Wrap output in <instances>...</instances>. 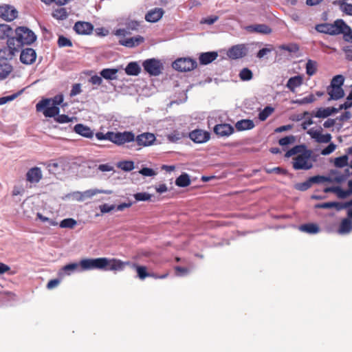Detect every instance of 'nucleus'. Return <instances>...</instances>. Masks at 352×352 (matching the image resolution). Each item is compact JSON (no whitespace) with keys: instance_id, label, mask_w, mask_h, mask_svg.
Returning <instances> with one entry per match:
<instances>
[{"instance_id":"47","label":"nucleus","mask_w":352,"mask_h":352,"mask_svg":"<svg viewBox=\"0 0 352 352\" xmlns=\"http://www.w3.org/2000/svg\"><path fill=\"white\" fill-rule=\"evenodd\" d=\"M274 111V109L271 107H266L258 114V118L261 121L265 120Z\"/></svg>"},{"instance_id":"15","label":"nucleus","mask_w":352,"mask_h":352,"mask_svg":"<svg viewBox=\"0 0 352 352\" xmlns=\"http://www.w3.org/2000/svg\"><path fill=\"white\" fill-rule=\"evenodd\" d=\"M13 46L10 45V39L8 38L7 41V47L1 49L0 50V58L6 60L12 59L13 56L15 55L16 52H18L21 49L16 46L15 45Z\"/></svg>"},{"instance_id":"55","label":"nucleus","mask_w":352,"mask_h":352,"mask_svg":"<svg viewBox=\"0 0 352 352\" xmlns=\"http://www.w3.org/2000/svg\"><path fill=\"white\" fill-rule=\"evenodd\" d=\"M295 142V137L294 135H289L280 138L278 141V143L280 146H287L288 144H292Z\"/></svg>"},{"instance_id":"21","label":"nucleus","mask_w":352,"mask_h":352,"mask_svg":"<svg viewBox=\"0 0 352 352\" xmlns=\"http://www.w3.org/2000/svg\"><path fill=\"white\" fill-rule=\"evenodd\" d=\"M42 178V171L38 167L30 168L26 173V179L30 183H37Z\"/></svg>"},{"instance_id":"62","label":"nucleus","mask_w":352,"mask_h":352,"mask_svg":"<svg viewBox=\"0 0 352 352\" xmlns=\"http://www.w3.org/2000/svg\"><path fill=\"white\" fill-rule=\"evenodd\" d=\"M81 91H82V90H81L80 84H79V83L74 84L72 86V89L70 91V96L71 97L75 96L80 94Z\"/></svg>"},{"instance_id":"2","label":"nucleus","mask_w":352,"mask_h":352,"mask_svg":"<svg viewBox=\"0 0 352 352\" xmlns=\"http://www.w3.org/2000/svg\"><path fill=\"white\" fill-rule=\"evenodd\" d=\"M10 45H14L21 49L25 45H31L36 39V36L30 29L25 26H20L15 29V35L8 38ZM14 48V47H13Z\"/></svg>"},{"instance_id":"18","label":"nucleus","mask_w":352,"mask_h":352,"mask_svg":"<svg viewBox=\"0 0 352 352\" xmlns=\"http://www.w3.org/2000/svg\"><path fill=\"white\" fill-rule=\"evenodd\" d=\"M126 266H130L131 268L135 269L138 274V277L144 280L147 277H153L156 278L157 275L153 273H148L146 266L139 265L137 263H133L130 262V265H126Z\"/></svg>"},{"instance_id":"58","label":"nucleus","mask_w":352,"mask_h":352,"mask_svg":"<svg viewBox=\"0 0 352 352\" xmlns=\"http://www.w3.org/2000/svg\"><path fill=\"white\" fill-rule=\"evenodd\" d=\"M96 137L99 140H107L111 142V131H108L105 134L102 132H98L96 133Z\"/></svg>"},{"instance_id":"40","label":"nucleus","mask_w":352,"mask_h":352,"mask_svg":"<svg viewBox=\"0 0 352 352\" xmlns=\"http://www.w3.org/2000/svg\"><path fill=\"white\" fill-rule=\"evenodd\" d=\"M52 16L56 19L64 20L68 16V13L66 8H59L53 11Z\"/></svg>"},{"instance_id":"5","label":"nucleus","mask_w":352,"mask_h":352,"mask_svg":"<svg viewBox=\"0 0 352 352\" xmlns=\"http://www.w3.org/2000/svg\"><path fill=\"white\" fill-rule=\"evenodd\" d=\"M197 66V61L190 58H179L173 63V67L179 72H189Z\"/></svg>"},{"instance_id":"42","label":"nucleus","mask_w":352,"mask_h":352,"mask_svg":"<svg viewBox=\"0 0 352 352\" xmlns=\"http://www.w3.org/2000/svg\"><path fill=\"white\" fill-rule=\"evenodd\" d=\"M317 63L312 60H308L306 64V73L308 76H311L316 73Z\"/></svg>"},{"instance_id":"4","label":"nucleus","mask_w":352,"mask_h":352,"mask_svg":"<svg viewBox=\"0 0 352 352\" xmlns=\"http://www.w3.org/2000/svg\"><path fill=\"white\" fill-rule=\"evenodd\" d=\"M342 19H337L333 23H320L316 25L315 29L317 32L329 35L340 34V25H342Z\"/></svg>"},{"instance_id":"10","label":"nucleus","mask_w":352,"mask_h":352,"mask_svg":"<svg viewBox=\"0 0 352 352\" xmlns=\"http://www.w3.org/2000/svg\"><path fill=\"white\" fill-rule=\"evenodd\" d=\"M339 111V109L335 108V107H327V108H318L316 111H312L311 113L308 111H305L303 113V117L306 116L307 115L310 114L311 117H316L319 118H325L329 117L333 113H338Z\"/></svg>"},{"instance_id":"56","label":"nucleus","mask_w":352,"mask_h":352,"mask_svg":"<svg viewBox=\"0 0 352 352\" xmlns=\"http://www.w3.org/2000/svg\"><path fill=\"white\" fill-rule=\"evenodd\" d=\"M311 184L308 179L304 182L298 183L296 185V188L300 191H305L311 187Z\"/></svg>"},{"instance_id":"59","label":"nucleus","mask_w":352,"mask_h":352,"mask_svg":"<svg viewBox=\"0 0 352 352\" xmlns=\"http://www.w3.org/2000/svg\"><path fill=\"white\" fill-rule=\"evenodd\" d=\"M336 144L330 143L326 148L322 150L321 154L323 155H327L333 153L336 149Z\"/></svg>"},{"instance_id":"3","label":"nucleus","mask_w":352,"mask_h":352,"mask_svg":"<svg viewBox=\"0 0 352 352\" xmlns=\"http://www.w3.org/2000/svg\"><path fill=\"white\" fill-rule=\"evenodd\" d=\"M312 151L305 150L300 155L293 157L292 166L294 170H309L313 167Z\"/></svg>"},{"instance_id":"53","label":"nucleus","mask_w":352,"mask_h":352,"mask_svg":"<svg viewBox=\"0 0 352 352\" xmlns=\"http://www.w3.org/2000/svg\"><path fill=\"white\" fill-rule=\"evenodd\" d=\"M133 196L137 201H149L152 197L151 194H148L147 192H138L135 194Z\"/></svg>"},{"instance_id":"49","label":"nucleus","mask_w":352,"mask_h":352,"mask_svg":"<svg viewBox=\"0 0 352 352\" xmlns=\"http://www.w3.org/2000/svg\"><path fill=\"white\" fill-rule=\"evenodd\" d=\"M118 166L124 171H131L134 168V163L132 161H122L119 162Z\"/></svg>"},{"instance_id":"6","label":"nucleus","mask_w":352,"mask_h":352,"mask_svg":"<svg viewBox=\"0 0 352 352\" xmlns=\"http://www.w3.org/2000/svg\"><path fill=\"white\" fill-rule=\"evenodd\" d=\"M135 141V135L131 131L114 133L111 131V142L117 145Z\"/></svg>"},{"instance_id":"17","label":"nucleus","mask_w":352,"mask_h":352,"mask_svg":"<svg viewBox=\"0 0 352 352\" xmlns=\"http://www.w3.org/2000/svg\"><path fill=\"white\" fill-rule=\"evenodd\" d=\"M234 131V127L229 124H219L214 127V132L221 137H227L232 135Z\"/></svg>"},{"instance_id":"25","label":"nucleus","mask_w":352,"mask_h":352,"mask_svg":"<svg viewBox=\"0 0 352 352\" xmlns=\"http://www.w3.org/2000/svg\"><path fill=\"white\" fill-rule=\"evenodd\" d=\"M254 126L253 120L250 119H243L237 121L235 124V128L238 131L250 130L253 129Z\"/></svg>"},{"instance_id":"8","label":"nucleus","mask_w":352,"mask_h":352,"mask_svg":"<svg viewBox=\"0 0 352 352\" xmlns=\"http://www.w3.org/2000/svg\"><path fill=\"white\" fill-rule=\"evenodd\" d=\"M19 12L12 6L4 4L0 6V17L7 21H12L17 18Z\"/></svg>"},{"instance_id":"48","label":"nucleus","mask_w":352,"mask_h":352,"mask_svg":"<svg viewBox=\"0 0 352 352\" xmlns=\"http://www.w3.org/2000/svg\"><path fill=\"white\" fill-rule=\"evenodd\" d=\"M348 156L343 155L341 157H336L334 161V164L336 167L342 168L348 164Z\"/></svg>"},{"instance_id":"28","label":"nucleus","mask_w":352,"mask_h":352,"mask_svg":"<svg viewBox=\"0 0 352 352\" xmlns=\"http://www.w3.org/2000/svg\"><path fill=\"white\" fill-rule=\"evenodd\" d=\"M248 29L251 32L264 34H269L272 32V29L265 24H256L250 25L248 27Z\"/></svg>"},{"instance_id":"50","label":"nucleus","mask_w":352,"mask_h":352,"mask_svg":"<svg viewBox=\"0 0 352 352\" xmlns=\"http://www.w3.org/2000/svg\"><path fill=\"white\" fill-rule=\"evenodd\" d=\"M239 77L242 80H250L252 78L253 74L248 68H243L239 73Z\"/></svg>"},{"instance_id":"16","label":"nucleus","mask_w":352,"mask_h":352,"mask_svg":"<svg viewBox=\"0 0 352 352\" xmlns=\"http://www.w3.org/2000/svg\"><path fill=\"white\" fill-rule=\"evenodd\" d=\"M36 58V52L32 48H25L21 51L20 55L21 61L26 65L33 63Z\"/></svg>"},{"instance_id":"20","label":"nucleus","mask_w":352,"mask_h":352,"mask_svg":"<svg viewBox=\"0 0 352 352\" xmlns=\"http://www.w3.org/2000/svg\"><path fill=\"white\" fill-rule=\"evenodd\" d=\"M74 131L86 138H92L94 135L90 127L82 124H76L74 127Z\"/></svg>"},{"instance_id":"54","label":"nucleus","mask_w":352,"mask_h":352,"mask_svg":"<svg viewBox=\"0 0 352 352\" xmlns=\"http://www.w3.org/2000/svg\"><path fill=\"white\" fill-rule=\"evenodd\" d=\"M344 78L342 75H337L333 78L330 86L342 87L344 84Z\"/></svg>"},{"instance_id":"52","label":"nucleus","mask_w":352,"mask_h":352,"mask_svg":"<svg viewBox=\"0 0 352 352\" xmlns=\"http://www.w3.org/2000/svg\"><path fill=\"white\" fill-rule=\"evenodd\" d=\"M12 67L10 65H0V77L5 78L11 72Z\"/></svg>"},{"instance_id":"26","label":"nucleus","mask_w":352,"mask_h":352,"mask_svg":"<svg viewBox=\"0 0 352 352\" xmlns=\"http://www.w3.org/2000/svg\"><path fill=\"white\" fill-rule=\"evenodd\" d=\"M327 93L330 96L329 100H338L344 96V90L342 87L329 86Z\"/></svg>"},{"instance_id":"63","label":"nucleus","mask_w":352,"mask_h":352,"mask_svg":"<svg viewBox=\"0 0 352 352\" xmlns=\"http://www.w3.org/2000/svg\"><path fill=\"white\" fill-rule=\"evenodd\" d=\"M280 48L289 52H296L299 50V47L296 44H292L289 45H282Z\"/></svg>"},{"instance_id":"43","label":"nucleus","mask_w":352,"mask_h":352,"mask_svg":"<svg viewBox=\"0 0 352 352\" xmlns=\"http://www.w3.org/2000/svg\"><path fill=\"white\" fill-rule=\"evenodd\" d=\"M316 100V98L315 96L312 94L308 95L307 96H305L302 98L297 99L295 101H294V103L298 104L299 105H302L305 104H309L312 103L314 101Z\"/></svg>"},{"instance_id":"22","label":"nucleus","mask_w":352,"mask_h":352,"mask_svg":"<svg viewBox=\"0 0 352 352\" xmlns=\"http://www.w3.org/2000/svg\"><path fill=\"white\" fill-rule=\"evenodd\" d=\"M64 165L60 160H53L48 162L47 168L48 171L54 175L60 173L64 169Z\"/></svg>"},{"instance_id":"33","label":"nucleus","mask_w":352,"mask_h":352,"mask_svg":"<svg viewBox=\"0 0 352 352\" xmlns=\"http://www.w3.org/2000/svg\"><path fill=\"white\" fill-rule=\"evenodd\" d=\"M141 71L140 65L136 62L129 63L125 68V72L129 76H138Z\"/></svg>"},{"instance_id":"27","label":"nucleus","mask_w":352,"mask_h":352,"mask_svg":"<svg viewBox=\"0 0 352 352\" xmlns=\"http://www.w3.org/2000/svg\"><path fill=\"white\" fill-rule=\"evenodd\" d=\"M51 104V99L45 98V117L55 118L59 113L60 109L58 106Z\"/></svg>"},{"instance_id":"45","label":"nucleus","mask_w":352,"mask_h":352,"mask_svg":"<svg viewBox=\"0 0 352 352\" xmlns=\"http://www.w3.org/2000/svg\"><path fill=\"white\" fill-rule=\"evenodd\" d=\"M74 120H76L77 118L76 117H69L65 114L59 115V113L54 118V120L60 124L68 123Z\"/></svg>"},{"instance_id":"24","label":"nucleus","mask_w":352,"mask_h":352,"mask_svg":"<svg viewBox=\"0 0 352 352\" xmlns=\"http://www.w3.org/2000/svg\"><path fill=\"white\" fill-rule=\"evenodd\" d=\"M218 56L217 52H208L201 53L199 60L201 65H208L214 61Z\"/></svg>"},{"instance_id":"13","label":"nucleus","mask_w":352,"mask_h":352,"mask_svg":"<svg viewBox=\"0 0 352 352\" xmlns=\"http://www.w3.org/2000/svg\"><path fill=\"white\" fill-rule=\"evenodd\" d=\"M93 30V25L85 21H77L74 26V30L78 34L88 35L92 33Z\"/></svg>"},{"instance_id":"35","label":"nucleus","mask_w":352,"mask_h":352,"mask_svg":"<svg viewBox=\"0 0 352 352\" xmlns=\"http://www.w3.org/2000/svg\"><path fill=\"white\" fill-rule=\"evenodd\" d=\"M299 230L309 234H316L319 232L320 228L315 223H305L300 226Z\"/></svg>"},{"instance_id":"36","label":"nucleus","mask_w":352,"mask_h":352,"mask_svg":"<svg viewBox=\"0 0 352 352\" xmlns=\"http://www.w3.org/2000/svg\"><path fill=\"white\" fill-rule=\"evenodd\" d=\"M118 69H103L100 72V75L102 78L107 80H115L117 78Z\"/></svg>"},{"instance_id":"34","label":"nucleus","mask_w":352,"mask_h":352,"mask_svg":"<svg viewBox=\"0 0 352 352\" xmlns=\"http://www.w3.org/2000/svg\"><path fill=\"white\" fill-rule=\"evenodd\" d=\"M352 230V221L348 218L342 219L338 228L340 234L349 233Z\"/></svg>"},{"instance_id":"1","label":"nucleus","mask_w":352,"mask_h":352,"mask_svg":"<svg viewBox=\"0 0 352 352\" xmlns=\"http://www.w3.org/2000/svg\"><path fill=\"white\" fill-rule=\"evenodd\" d=\"M130 261H122L116 258L106 257L96 258H85L80 261L81 270H103L110 271H122Z\"/></svg>"},{"instance_id":"30","label":"nucleus","mask_w":352,"mask_h":352,"mask_svg":"<svg viewBox=\"0 0 352 352\" xmlns=\"http://www.w3.org/2000/svg\"><path fill=\"white\" fill-rule=\"evenodd\" d=\"M348 0H336L334 5L340 6V10L347 15L352 16V4L347 3Z\"/></svg>"},{"instance_id":"64","label":"nucleus","mask_w":352,"mask_h":352,"mask_svg":"<svg viewBox=\"0 0 352 352\" xmlns=\"http://www.w3.org/2000/svg\"><path fill=\"white\" fill-rule=\"evenodd\" d=\"M139 173L144 176H153L156 173L154 170L150 168H142Z\"/></svg>"},{"instance_id":"60","label":"nucleus","mask_w":352,"mask_h":352,"mask_svg":"<svg viewBox=\"0 0 352 352\" xmlns=\"http://www.w3.org/2000/svg\"><path fill=\"white\" fill-rule=\"evenodd\" d=\"M20 94H21V92H18V93L14 94L11 96L0 98V105L6 104L8 101L13 100L18 96H19Z\"/></svg>"},{"instance_id":"41","label":"nucleus","mask_w":352,"mask_h":352,"mask_svg":"<svg viewBox=\"0 0 352 352\" xmlns=\"http://www.w3.org/2000/svg\"><path fill=\"white\" fill-rule=\"evenodd\" d=\"M12 32V28L7 24H0V39L10 38V34Z\"/></svg>"},{"instance_id":"57","label":"nucleus","mask_w":352,"mask_h":352,"mask_svg":"<svg viewBox=\"0 0 352 352\" xmlns=\"http://www.w3.org/2000/svg\"><path fill=\"white\" fill-rule=\"evenodd\" d=\"M336 193L340 198H346V197L351 195L352 193L349 188L344 190H342L340 187L336 186Z\"/></svg>"},{"instance_id":"61","label":"nucleus","mask_w":352,"mask_h":352,"mask_svg":"<svg viewBox=\"0 0 352 352\" xmlns=\"http://www.w3.org/2000/svg\"><path fill=\"white\" fill-rule=\"evenodd\" d=\"M140 26V23L137 21H130L126 23V28L128 30H135Z\"/></svg>"},{"instance_id":"39","label":"nucleus","mask_w":352,"mask_h":352,"mask_svg":"<svg viewBox=\"0 0 352 352\" xmlns=\"http://www.w3.org/2000/svg\"><path fill=\"white\" fill-rule=\"evenodd\" d=\"M309 182L311 185L314 184H321L324 182H332L333 179L329 177H326L323 175H316L309 178Z\"/></svg>"},{"instance_id":"32","label":"nucleus","mask_w":352,"mask_h":352,"mask_svg":"<svg viewBox=\"0 0 352 352\" xmlns=\"http://www.w3.org/2000/svg\"><path fill=\"white\" fill-rule=\"evenodd\" d=\"M342 25H340V34H343L344 38L346 41L352 42V30L351 28L346 24V23L342 20Z\"/></svg>"},{"instance_id":"7","label":"nucleus","mask_w":352,"mask_h":352,"mask_svg":"<svg viewBox=\"0 0 352 352\" xmlns=\"http://www.w3.org/2000/svg\"><path fill=\"white\" fill-rule=\"evenodd\" d=\"M144 69L151 76H158L162 69V63L155 58L147 59L142 63Z\"/></svg>"},{"instance_id":"38","label":"nucleus","mask_w":352,"mask_h":352,"mask_svg":"<svg viewBox=\"0 0 352 352\" xmlns=\"http://www.w3.org/2000/svg\"><path fill=\"white\" fill-rule=\"evenodd\" d=\"M305 150H307L305 145H297L287 151L285 153L286 157H289L294 155H300L302 152H304Z\"/></svg>"},{"instance_id":"37","label":"nucleus","mask_w":352,"mask_h":352,"mask_svg":"<svg viewBox=\"0 0 352 352\" xmlns=\"http://www.w3.org/2000/svg\"><path fill=\"white\" fill-rule=\"evenodd\" d=\"M175 184L179 187H186L190 184V179L186 173L182 174L175 180Z\"/></svg>"},{"instance_id":"9","label":"nucleus","mask_w":352,"mask_h":352,"mask_svg":"<svg viewBox=\"0 0 352 352\" xmlns=\"http://www.w3.org/2000/svg\"><path fill=\"white\" fill-rule=\"evenodd\" d=\"M188 137L197 144H202L208 142L210 138L209 132L202 129H195L188 133Z\"/></svg>"},{"instance_id":"51","label":"nucleus","mask_w":352,"mask_h":352,"mask_svg":"<svg viewBox=\"0 0 352 352\" xmlns=\"http://www.w3.org/2000/svg\"><path fill=\"white\" fill-rule=\"evenodd\" d=\"M79 267H80V263L78 264L76 263H69V264L65 265L62 268V270L67 275H69L71 274V272H72L75 270H77Z\"/></svg>"},{"instance_id":"44","label":"nucleus","mask_w":352,"mask_h":352,"mask_svg":"<svg viewBox=\"0 0 352 352\" xmlns=\"http://www.w3.org/2000/svg\"><path fill=\"white\" fill-rule=\"evenodd\" d=\"M57 45L59 47H71L73 46L72 41L69 38L64 36L63 35H60L58 36Z\"/></svg>"},{"instance_id":"12","label":"nucleus","mask_w":352,"mask_h":352,"mask_svg":"<svg viewBox=\"0 0 352 352\" xmlns=\"http://www.w3.org/2000/svg\"><path fill=\"white\" fill-rule=\"evenodd\" d=\"M247 50L244 45H236L230 47L227 52V56L232 59H238L244 57Z\"/></svg>"},{"instance_id":"11","label":"nucleus","mask_w":352,"mask_h":352,"mask_svg":"<svg viewBox=\"0 0 352 352\" xmlns=\"http://www.w3.org/2000/svg\"><path fill=\"white\" fill-rule=\"evenodd\" d=\"M307 134L310 135L312 139H314L318 143H328L331 140V135L329 133L322 134V129H316L311 128L307 131Z\"/></svg>"},{"instance_id":"29","label":"nucleus","mask_w":352,"mask_h":352,"mask_svg":"<svg viewBox=\"0 0 352 352\" xmlns=\"http://www.w3.org/2000/svg\"><path fill=\"white\" fill-rule=\"evenodd\" d=\"M303 79L300 76H295L290 78L287 82V87L292 92L295 91L296 88L302 84Z\"/></svg>"},{"instance_id":"46","label":"nucleus","mask_w":352,"mask_h":352,"mask_svg":"<svg viewBox=\"0 0 352 352\" xmlns=\"http://www.w3.org/2000/svg\"><path fill=\"white\" fill-rule=\"evenodd\" d=\"M77 221L72 218H67L62 220L60 223V227L63 228L72 229L76 225Z\"/></svg>"},{"instance_id":"23","label":"nucleus","mask_w":352,"mask_h":352,"mask_svg":"<svg viewBox=\"0 0 352 352\" xmlns=\"http://www.w3.org/2000/svg\"><path fill=\"white\" fill-rule=\"evenodd\" d=\"M164 12L162 8H155L151 10L145 16L146 21L151 23L158 21L163 16Z\"/></svg>"},{"instance_id":"19","label":"nucleus","mask_w":352,"mask_h":352,"mask_svg":"<svg viewBox=\"0 0 352 352\" xmlns=\"http://www.w3.org/2000/svg\"><path fill=\"white\" fill-rule=\"evenodd\" d=\"M144 38L143 36L138 35L134 37L128 38H122L119 40V44L126 47H134L138 46L141 43H144Z\"/></svg>"},{"instance_id":"14","label":"nucleus","mask_w":352,"mask_h":352,"mask_svg":"<svg viewBox=\"0 0 352 352\" xmlns=\"http://www.w3.org/2000/svg\"><path fill=\"white\" fill-rule=\"evenodd\" d=\"M155 136L151 133H143L135 137V141L140 146H148L155 142Z\"/></svg>"},{"instance_id":"31","label":"nucleus","mask_w":352,"mask_h":352,"mask_svg":"<svg viewBox=\"0 0 352 352\" xmlns=\"http://www.w3.org/2000/svg\"><path fill=\"white\" fill-rule=\"evenodd\" d=\"M186 137H188L187 133L175 130L167 135V139L170 142L176 143Z\"/></svg>"}]
</instances>
